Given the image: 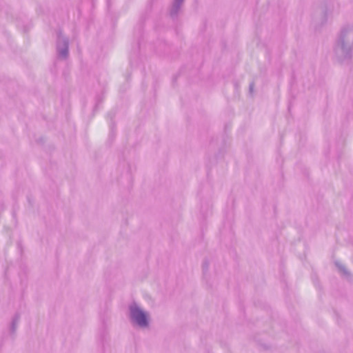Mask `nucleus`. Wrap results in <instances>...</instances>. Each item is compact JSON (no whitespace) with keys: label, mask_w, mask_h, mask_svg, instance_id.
Instances as JSON below:
<instances>
[{"label":"nucleus","mask_w":353,"mask_h":353,"mask_svg":"<svg viewBox=\"0 0 353 353\" xmlns=\"http://www.w3.org/2000/svg\"><path fill=\"white\" fill-rule=\"evenodd\" d=\"M131 316L140 326H146L148 325V319L145 314L137 307L131 308Z\"/></svg>","instance_id":"obj_1"},{"label":"nucleus","mask_w":353,"mask_h":353,"mask_svg":"<svg viewBox=\"0 0 353 353\" xmlns=\"http://www.w3.org/2000/svg\"><path fill=\"white\" fill-rule=\"evenodd\" d=\"M176 1H179V2H180V1H181L182 0H176Z\"/></svg>","instance_id":"obj_2"}]
</instances>
